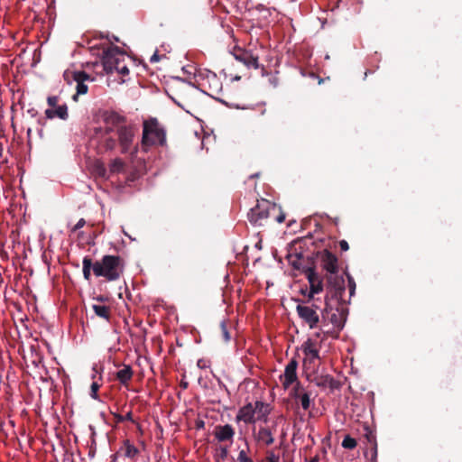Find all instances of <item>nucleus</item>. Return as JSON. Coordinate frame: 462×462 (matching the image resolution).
<instances>
[{"label":"nucleus","instance_id":"obj_1","mask_svg":"<svg viewBox=\"0 0 462 462\" xmlns=\"http://www.w3.org/2000/svg\"><path fill=\"white\" fill-rule=\"evenodd\" d=\"M104 134L102 145L106 151L120 147L123 154L135 156L138 152V143L134 142L136 127L127 123L125 116L114 111H106L102 115Z\"/></svg>","mask_w":462,"mask_h":462},{"label":"nucleus","instance_id":"obj_46","mask_svg":"<svg viewBox=\"0 0 462 462\" xmlns=\"http://www.w3.org/2000/svg\"><path fill=\"white\" fill-rule=\"evenodd\" d=\"M2 248H5V243L0 240V250H2Z\"/></svg>","mask_w":462,"mask_h":462},{"label":"nucleus","instance_id":"obj_13","mask_svg":"<svg viewBox=\"0 0 462 462\" xmlns=\"http://www.w3.org/2000/svg\"><path fill=\"white\" fill-rule=\"evenodd\" d=\"M297 367H298V362L294 358H292L286 365L284 374L282 375V378H283L282 384L285 389H287L290 385H291L293 383L298 381Z\"/></svg>","mask_w":462,"mask_h":462},{"label":"nucleus","instance_id":"obj_29","mask_svg":"<svg viewBox=\"0 0 462 462\" xmlns=\"http://www.w3.org/2000/svg\"><path fill=\"white\" fill-rule=\"evenodd\" d=\"M264 462H280V457L274 450H267Z\"/></svg>","mask_w":462,"mask_h":462},{"label":"nucleus","instance_id":"obj_23","mask_svg":"<svg viewBox=\"0 0 462 462\" xmlns=\"http://www.w3.org/2000/svg\"><path fill=\"white\" fill-rule=\"evenodd\" d=\"M125 168V162L120 158L114 159L109 164V171L111 173H118Z\"/></svg>","mask_w":462,"mask_h":462},{"label":"nucleus","instance_id":"obj_36","mask_svg":"<svg viewBox=\"0 0 462 462\" xmlns=\"http://www.w3.org/2000/svg\"><path fill=\"white\" fill-rule=\"evenodd\" d=\"M86 225L84 218H80L78 223L71 228V232H76Z\"/></svg>","mask_w":462,"mask_h":462},{"label":"nucleus","instance_id":"obj_22","mask_svg":"<svg viewBox=\"0 0 462 462\" xmlns=\"http://www.w3.org/2000/svg\"><path fill=\"white\" fill-rule=\"evenodd\" d=\"M122 450L124 451V455L129 458H134L139 454L138 448L128 439L125 440Z\"/></svg>","mask_w":462,"mask_h":462},{"label":"nucleus","instance_id":"obj_18","mask_svg":"<svg viewBox=\"0 0 462 462\" xmlns=\"http://www.w3.org/2000/svg\"><path fill=\"white\" fill-rule=\"evenodd\" d=\"M134 375V371L129 365H123V368L116 374V380L124 386H128Z\"/></svg>","mask_w":462,"mask_h":462},{"label":"nucleus","instance_id":"obj_35","mask_svg":"<svg viewBox=\"0 0 462 462\" xmlns=\"http://www.w3.org/2000/svg\"><path fill=\"white\" fill-rule=\"evenodd\" d=\"M296 383V385L294 386L293 390H292V393H291V395L292 397H294L295 399H298L300 397V395L301 394L300 393V390L301 388V385L300 383V382H295Z\"/></svg>","mask_w":462,"mask_h":462},{"label":"nucleus","instance_id":"obj_2","mask_svg":"<svg viewBox=\"0 0 462 462\" xmlns=\"http://www.w3.org/2000/svg\"><path fill=\"white\" fill-rule=\"evenodd\" d=\"M125 269V261L119 255L106 254L99 261L93 263L89 256H85L82 261L83 277L87 281L91 279V271L97 277H104L107 282L118 280Z\"/></svg>","mask_w":462,"mask_h":462},{"label":"nucleus","instance_id":"obj_20","mask_svg":"<svg viewBox=\"0 0 462 462\" xmlns=\"http://www.w3.org/2000/svg\"><path fill=\"white\" fill-rule=\"evenodd\" d=\"M316 384L319 387H329L336 389L338 387V383L331 375H322L315 379Z\"/></svg>","mask_w":462,"mask_h":462},{"label":"nucleus","instance_id":"obj_41","mask_svg":"<svg viewBox=\"0 0 462 462\" xmlns=\"http://www.w3.org/2000/svg\"><path fill=\"white\" fill-rule=\"evenodd\" d=\"M306 461H307V462H319V456L317 455V456L312 457H310V458H309V459H307V458H306Z\"/></svg>","mask_w":462,"mask_h":462},{"label":"nucleus","instance_id":"obj_4","mask_svg":"<svg viewBox=\"0 0 462 462\" xmlns=\"http://www.w3.org/2000/svg\"><path fill=\"white\" fill-rule=\"evenodd\" d=\"M341 294V298L332 297L326 293L325 308L322 310L321 323L324 328L331 324L334 328L342 330L347 316V309L345 304L347 302Z\"/></svg>","mask_w":462,"mask_h":462},{"label":"nucleus","instance_id":"obj_34","mask_svg":"<svg viewBox=\"0 0 462 462\" xmlns=\"http://www.w3.org/2000/svg\"><path fill=\"white\" fill-rule=\"evenodd\" d=\"M347 280H348V288H349V298H351L355 294V291H356V282H355L353 277H351L350 275H347Z\"/></svg>","mask_w":462,"mask_h":462},{"label":"nucleus","instance_id":"obj_25","mask_svg":"<svg viewBox=\"0 0 462 462\" xmlns=\"http://www.w3.org/2000/svg\"><path fill=\"white\" fill-rule=\"evenodd\" d=\"M341 445L346 449H354L357 446V441L351 436L346 435Z\"/></svg>","mask_w":462,"mask_h":462},{"label":"nucleus","instance_id":"obj_45","mask_svg":"<svg viewBox=\"0 0 462 462\" xmlns=\"http://www.w3.org/2000/svg\"><path fill=\"white\" fill-rule=\"evenodd\" d=\"M213 79L216 81L217 85H220L218 79H217L216 74H213Z\"/></svg>","mask_w":462,"mask_h":462},{"label":"nucleus","instance_id":"obj_7","mask_svg":"<svg viewBox=\"0 0 462 462\" xmlns=\"http://www.w3.org/2000/svg\"><path fill=\"white\" fill-rule=\"evenodd\" d=\"M271 217L278 223H282L285 220V214L281 207L267 199L258 200L255 207L248 213V219L254 226H264Z\"/></svg>","mask_w":462,"mask_h":462},{"label":"nucleus","instance_id":"obj_37","mask_svg":"<svg viewBox=\"0 0 462 462\" xmlns=\"http://www.w3.org/2000/svg\"><path fill=\"white\" fill-rule=\"evenodd\" d=\"M338 245H339L341 251L346 252L349 249L348 243L346 240L339 241Z\"/></svg>","mask_w":462,"mask_h":462},{"label":"nucleus","instance_id":"obj_6","mask_svg":"<svg viewBox=\"0 0 462 462\" xmlns=\"http://www.w3.org/2000/svg\"><path fill=\"white\" fill-rule=\"evenodd\" d=\"M292 256L289 255V262L292 265V267L296 270H301L302 273L306 275L308 282L310 283V292L308 294V302L313 299L314 294H318L323 291V281L316 272L313 257L308 256L307 261L308 263L304 264V256L302 253H299L295 254V259H291Z\"/></svg>","mask_w":462,"mask_h":462},{"label":"nucleus","instance_id":"obj_10","mask_svg":"<svg viewBox=\"0 0 462 462\" xmlns=\"http://www.w3.org/2000/svg\"><path fill=\"white\" fill-rule=\"evenodd\" d=\"M296 311L298 316L310 328H317L318 324L321 322L319 312L312 309V307H307V305L300 302L296 306Z\"/></svg>","mask_w":462,"mask_h":462},{"label":"nucleus","instance_id":"obj_47","mask_svg":"<svg viewBox=\"0 0 462 462\" xmlns=\"http://www.w3.org/2000/svg\"><path fill=\"white\" fill-rule=\"evenodd\" d=\"M204 426V422L203 421H200L199 423H198V427H203Z\"/></svg>","mask_w":462,"mask_h":462},{"label":"nucleus","instance_id":"obj_5","mask_svg":"<svg viewBox=\"0 0 462 462\" xmlns=\"http://www.w3.org/2000/svg\"><path fill=\"white\" fill-rule=\"evenodd\" d=\"M167 144L165 126L156 117H149L143 122L141 149L147 152L151 147H163Z\"/></svg>","mask_w":462,"mask_h":462},{"label":"nucleus","instance_id":"obj_16","mask_svg":"<svg viewBox=\"0 0 462 462\" xmlns=\"http://www.w3.org/2000/svg\"><path fill=\"white\" fill-rule=\"evenodd\" d=\"M301 349L305 356H310V362L320 358L319 346L312 338H308L302 344Z\"/></svg>","mask_w":462,"mask_h":462},{"label":"nucleus","instance_id":"obj_28","mask_svg":"<svg viewBox=\"0 0 462 462\" xmlns=\"http://www.w3.org/2000/svg\"><path fill=\"white\" fill-rule=\"evenodd\" d=\"M220 333H221V337H222V339L224 342L226 343L231 339L230 333L226 328V324L225 321H222L220 323Z\"/></svg>","mask_w":462,"mask_h":462},{"label":"nucleus","instance_id":"obj_44","mask_svg":"<svg viewBox=\"0 0 462 462\" xmlns=\"http://www.w3.org/2000/svg\"><path fill=\"white\" fill-rule=\"evenodd\" d=\"M95 300H96L97 301L103 302V301L105 300V297H104V296H102V295H99V296H97V298H95Z\"/></svg>","mask_w":462,"mask_h":462},{"label":"nucleus","instance_id":"obj_38","mask_svg":"<svg viewBox=\"0 0 462 462\" xmlns=\"http://www.w3.org/2000/svg\"><path fill=\"white\" fill-rule=\"evenodd\" d=\"M161 60V56L158 54L157 51H155L152 56L150 58L151 63L158 62Z\"/></svg>","mask_w":462,"mask_h":462},{"label":"nucleus","instance_id":"obj_32","mask_svg":"<svg viewBox=\"0 0 462 462\" xmlns=\"http://www.w3.org/2000/svg\"><path fill=\"white\" fill-rule=\"evenodd\" d=\"M300 301L301 303H303L304 305H307V307H312V309H314L317 312H319V310L322 313L323 309H321L320 306L314 301V298L311 299L310 302H308V300L305 301H303V300H300Z\"/></svg>","mask_w":462,"mask_h":462},{"label":"nucleus","instance_id":"obj_11","mask_svg":"<svg viewBox=\"0 0 462 462\" xmlns=\"http://www.w3.org/2000/svg\"><path fill=\"white\" fill-rule=\"evenodd\" d=\"M233 56L248 69H258L259 67L258 56L254 55L250 51L237 48L234 50Z\"/></svg>","mask_w":462,"mask_h":462},{"label":"nucleus","instance_id":"obj_26","mask_svg":"<svg viewBox=\"0 0 462 462\" xmlns=\"http://www.w3.org/2000/svg\"><path fill=\"white\" fill-rule=\"evenodd\" d=\"M340 331L341 330H338V328H336L334 327H333V328L323 329L322 330L323 337L321 338V341L325 340L328 337H331L333 338H338Z\"/></svg>","mask_w":462,"mask_h":462},{"label":"nucleus","instance_id":"obj_21","mask_svg":"<svg viewBox=\"0 0 462 462\" xmlns=\"http://www.w3.org/2000/svg\"><path fill=\"white\" fill-rule=\"evenodd\" d=\"M92 310L97 317L109 320L111 310L108 306L94 304Z\"/></svg>","mask_w":462,"mask_h":462},{"label":"nucleus","instance_id":"obj_24","mask_svg":"<svg viewBox=\"0 0 462 462\" xmlns=\"http://www.w3.org/2000/svg\"><path fill=\"white\" fill-rule=\"evenodd\" d=\"M111 413H112L113 417L115 418L116 423H121V422H124L125 420L131 421L133 423L135 422L134 418H133L132 411L127 412L125 416L120 415V414L116 413V412H111Z\"/></svg>","mask_w":462,"mask_h":462},{"label":"nucleus","instance_id":"obj_15","mask_svg":"<svg viewBox=\"0 0 462 462\" xmlns=\"http://www.w3.org/2000/svg\"><path fill=\"white\" fill-rule=\"evenodd\" d=\"M235 430L230 424L217 425L215 429V437L220 442H233Z\"/></svg>","mask_w":462,"mask_h":462},{"label":"nucleus","instance_id":"obj_19","mask_svg":"<svg viewBox=\"0 0 462 462\" xmlns=\"http://www.w3.org/2000/svg\"><path fill=\"white\" fill-rule=\"evenodd\" d=\"M45 116L48 119H53L54 117H59L61 120H67L69 117L68 114V106L66 104L61 106H58L55 109L50 108L45 110Z\"/></svg>","mask_w":462,"mask_h":462},{"label":"nucleus","instance_id":"obj_31","mask_svg":"<svg viewBox=\"0 0 462 462\" xmlns=\"http://www.w3.org/2000/svg\"><path fill=\"white\" fill-rule=\"evenodd\" d=\"M238 462H254V460L247 455L245 449H242L238 453L237 457Z\"/></svg>","mask_w":462,"mask_h":462},{"label":"nucleus","instance_id":"obj_27","mask_svg":"<svg viewBox=\"0 0 462 462\" xmlns=\"http://www.w3.org/2000/svg\"><path fill=\"white\" fill-rule=\"evenodd\" d=\"M300 399V405L304 411H307L310 409V394L309 393H303L300 395L298 398Z\"/></svg>","mask_w":462,"mask_h":462},{"label":"nucleus","instance_id":"obj_17","mask_svg":"<svg viewBox=\"0 0 462 462\" xmlns=\"http://www.w3.org/2000/svg\"><path fill=\"white\" fill-rule=\"evenodd\" d=\"M255 414H257V420H262L264 423L268 422V415L271 413V407L268 403L262 401H256L254 404Z\"/></svg>","mask_w":462,"mask_h":462},{"label":"nucleus","instance_id":"obj_12","mask_svg":"<svg viewBox=\"0 0 462 462\" xmlns=\"http://www.w3.org/2000/svg\"><path fill=\"white\" fill-rule=\"evenodd\" d=\"M73 80L77 83L76 90L77 93L73 97L76 99L78 95H85L88 92V86L86 85V81H93V78L90 77L87 72L83 70L74 71L72 72Z\"/></svg>","mask_w":462,"mask_h":462},{"label":"nucleus","instance_id":"obj_9","mask_svg":"<svg viewBox=\"0 0 462 462\" xmlns=\"http://www.w3.org/2000/svg\"><path fill=\"white\" fill-rule=\"evenodd\" d=\"M284 420L282 416H278L271 421V425L260 426L258 432L254 434L255 440L264 446H271L274 443V434L281 422Z\"/></svg>","mask_w":462,"mask_h":462},{"label":"nucleus","instance_id":"obj_50","mask_svg":"<svg viewBox=\"0 0 462 462\" xmlns=\"http://www.w3.org/2000/svg\"><path fill=\"white\" fill-rule=\"evenodd\" d=\"M235 79L238 80V79H240V77H239V76H236V77L235 78Z\"/></svg>","mask_w":462,"mask_h":462},{"label":"nucleus","instance_id":"obj_43","mask_svg":"<svg viewBox=\"0 0 462 462\" xmlns=\"http://www.w3.org/2000/svg\"><path fill=\"white\" fill-rule=\"evenodd\" d=\"M105 174H106V169L102 166L99 169V175L102 177H105Z\"/></svg>","mask_w":462,"mask_h":462},{"label":"nucleus","instance_id":"obj_40","mask_svg":"<svg viewBox=\"0 0 462 462\" xmlns=\"http://www.w3.org/2000/svg\"><path fill=\"white\" fill-rule=\"evenodd\" d=\"M227 448H222L219 456L222 459H225L227 457Z\"/></svg>","mask_w":462,"mask_h":462},{"label":"nucleus","instance_id":"obj_39","mask_svg":"<svg viewBox=\"0 0 462 462\" xmlns=\"http://www.w3.org/2000/svg\"><path fill=\"white\" fill-rule=\"evenodd\" d=\"M0 257L4 261H8L9 255L8 253L5 250V248H2V250H0Z\"/></svg>","mask_w":462,"mask_h":462},{"label":"nucleus","instance_id":"obj_33","mask_svg":"<svg viewBox=\"0 0 462 462\" xmlns=\"http://www.w3.org/2000/svg\"><path fill=\"white\" fill-rule=\"evenodd\" d=\"M59 101L60 97L58 96H50L47 98V103L52 109L58 106Z\"/></svg>","mask_w":462,"mask_h":462},{"label":"nucleus","instance_id":"obj_30","mask_svg":"<svg viewBox=\"0 0 462 462\" xmlns=\"http://www.w3.org/2000/svg\"><path fill=\"white\" fill-rule=\"evenodd\" d=\"M101 384H99L97 382H93L91 383V386H90V396L95 399V400H97L98 399V395H97V392L100 388Z\"/></svg>","mask_w":462,"mask_h":462},{"label":"nucleus","instance_id":"obj_42","mask_svg":"<svg viewBox=\"0 0 462 462\" xmlns=\"http://www.w3.org/2000/svg\"><path fill=\"white\" fill-rule=\"evenodd\" d=\"M310 240H311V237L306 236V237H303L300 240H299V243H303L304 245H307L308 242H310Z\"/></svg>","mask_w":462,"mask_h":462},{"label":"nucleus","instance_id":"obj_3","mask_svg":"<svg viewBox=\"0 0 462 462\" xmlns=\"http://www.w3.org/2000/svg\"><path fill=\"white\" fill-rule=\"evenodd\" d=\"M316 257L319 259L322 269L327 272L325 279L328 295L341 298V294H345L346 286L343 276L338 274L337 256L328 250H323L317 252Z\"/></svg>","mask_w":462,"mask_h":462},{"label":"nucleus","instance_id":"obj_14","mask_svg":"<svg viewBox=\"0 0 462 462\" xmlns=\"http://www.w3.org/2000/svg\"><path fill=\"white\" fill-rule=\"evenodd\" d=\"M255 412L254 405L251 402L241 407L236 414V420L244 421L246 424L254 423L255 421Z\"/></svg>","mask_w":462,"mask_h":462},{"label":"nucleus","instance_id":"obj_48","mask_svg":"<svg viewBox=\"0 0 462 462\" xmlns=\"http://www.w3.org/2000/svg\"><path fill=\"white\" fill-rule=\"evenodd\" d=\"M314 336H315L316 337H320V332H317V333H315V335H314Z\"/></svg>","mask_w":462,"mask_h":462},{"label":"nucleus","instance_id":"obj_49","mask_svg":"<svg viewBox=\"0 0 462 462\" xmlns=\"http://www.w3.org/2000/svg\"><path fill=\"white\" fill-rule=\"evenodd\" d=\"M93 370L95 371V374H97V371L96 370V368H95V367L93 368ZM95 377H96V374H93V375H92V378L94 379Z\"/></svg>","mask_w":462,"mask_h":462},{"label":"nucleus","instance_id":"obj_51","mask_svg":"<svg viewBox=\"0 0 462 462\" xmlns=\"http://www.w3.org/2000/svg\"><path fill=\"white\" fill-rule=\"evenodd\" d=\"M258 174H255V175H251V178H254V177H257Z\"/></svg>","mask_w":462,"mask_h":462},{"label":"nucleus","instance_id":"obj_8","mask_svg":"<svg viewBox=\"0 0 462 462\" xmlns=\"http://www.w3.org/2000/svg\"><path fill=\"white\" fill-rule=\"evenodd\" d=\"M125 57L120 49L116 46L110 47L103 52L102 63L104 70L109 74L117 71L121 75H128L129 69L124 64Z\"/></svg>","mask_w":462,"mask_h":462}]
</instances>
